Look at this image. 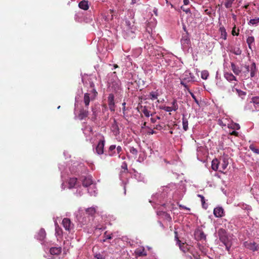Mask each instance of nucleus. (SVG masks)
<instances>
[{"label":"nucleus","mask_w":259,"mask_h":259,"mask_svg":"<svg viewBox=\"0 0 259 259\" xmlns=\"http://www.w3.org/2000/svg\"><path fill=\"white\" fill-rule=\"evenodd\" d=\"M125 105H126V103L125 102H123L122 104V111H123V113H124V111L125 110Z\"/></svg>","instance_id":"13d9d810"},{"label":"nucleus","mask_w":259,"mask_h":259,"mask_svg":"<svg viewBox=\"0 0 259 259\" xmlns=\"http://www.w3.org/2000/svg\"><path fill=\"white\" fill-rule=\"evenodd\" d=\"M162 109L164 110V111L166 112H171L173 111L171 107L169 106H164L161 108Z\"/></svg>","instance_id":"c03bdc74"},{"label":"nucleus","mask_w":259,"mask_h":259,"mask_svg":"<svg viewBox=\"0 0 259 259\" xmlns=\"http://www.w3.org/2000/svg\"><path fill=\"white\" fill-rule=\"evenodd\" d=\"M105 145L104 140H100L96 148V153L99 155H101L104 153V147Z\"/></svg>","instance_id":"0eeeda50"},{"label":"nucleus","mask_w":259,"mask_h":259,"mask_svg":"<svg viewBox=\"0 0 259 259\" xmlns=\"http://www.w3.org/2000/svg\"><path fill=\"white\" fill-rule=\"evenodd\" d=\"M111 128H112V131L114 133H115L116 134L119 133L118 126L117 124V122L115 119H114L113 122L112 124Z\"/></svg>","instance_id":"412c9836"},{"label":"nucleus","mask_w":259,"mask_h":259,"mask_svg":"<svg viewBox=\"0 0 259 259\" xmlns=\"http://www.w3.org/2000/svg\"><path fill=\"white\" fill-rule=\"evenodd\" d=\"M235 90L236 92L238 93L239 96H245L246 95V93L242 91H241L237 89H236Z\"/></svg>","instance_id":"49530a36"},{"label":"nucleus","mask_w":259,"mask_h":259,"mask_svg":"<svg viewBox=\"0 0 259 259\" xmlns=\"http://www.w3.org/2000/svg\"><path fill=\"white\" fill-rule=\"evenodd\" d=\"M154 128L158 130H160L162 129V126L159 124H157L156 125V126L154 127Z\"/></svg>","instance_id":"4d7b16f0"},{"label":"nucleus","mask_w":259,"mask_h":259,"mask_svg":"<svg viewBox=\"0 0 259 259\" xmlns=\"http://www.w3.org/2000/svg\"><path fill=\"white\" fill-rule=\"evenodd\" d=\"M218 234L221 242L226 246L227 250L229 251L232 246L231 235L228 234L226 231L223 228L219 229Z\"/></svg>","instance_id":"f03ea898"},{"label":"nucleus","mask_w":259,"mask_h":259,"mask_svg":"<svg viewBox=\"0 0 259 259\" xmlns=\"http://www.w3.org/2000/svg\"><path fill=\"white\" fill-rule=\"evenodd\" d=\"M231 52L236 55H240L242 53L241 50L238 47L232 48L231 50Z\"/></svg>","instance_id":"cd10ccee"},{"label":"nucleus","mask_w":259,"mask_h":259,"mask_svg":"<svg viewBox=\"0 0 259 259\" xmlns=\"http://www.w3.org/2000/svg\"><path fill=\"white\" fill-rule=\"evenodd\" d=\"M197 196L198 197L200 198L202 207H204V203H205V198H204V196L201 194H198Z\"/></svg>","instance_id":"a18cd8bd"},{"label":"nucleus","mask_w":259,"mask_h":259,"mask_svg":"<svg viewBox=\"0 0 259 259\" xmlns=\"http://www.w3.org/2000/svg\"><path fill=\"white\" fill-rule=\"evenodd\" d=\"M230 135L237 137L238 136V133L237 132L234 131L230 133Z\"/></svg>","instance_id":"864d4df0"},{"label":"nucleus","mask_w":259,"mask_h":259,"mask_svg":"<svg viewBox=\"0 0 259 259\" xmlns=\"http://www.w3.org/2000/svg\"><path fill=\"white\" fill-rule=\"evenodd\" d=\"M244 209H247V210H251V207L250 206L245 204L243 207Z\"/></svg>","instance_id":"3c124183"},{"label":"nucleus","mask_w":259,"mask_h":259,"mask_svg":"<svg viewBox=\"0 0 259 259\" xmlns=\"http://www.w3.org/2000/svg\"><path fill=\"white\" fill-rule=\"evenodd\" d=\"M97 208V206L96 207H91L87 208L85 210L86 213L90 216H93L95 213L96 212V208Z\"/></svg>","instance_id":"dca6fc26"},{"label":"nucleus","mask_w":259,"mask_h":259,"mask_svg":"<svg viewBox=\"0 0 259 259\" xmlns=\"http://www.w3.org/2000/svg\"><path fill=\"white\" fill-rule=\"evenodd\" d=\"M231 69L236 75H239L241 72V70L238 66L235 65L234 63H231Z\"/></svg>","instance_id":"aec40b11"},{"label":"nucleus","mask_w":259,"mask_h":259,"mask_svg":"<svg viewBox=\"0 0 259 259\" xmlns=\"http://www.w3.org/2000/svg\"><path fill=\"white\" fill-rule=\"evenodd\" d=\"M181 84L183 85L186 89H187V90L188 89H189L188 88V85L183 81H181Z\"/></svg>","instance_id":"5fc2aeb1"},{"label":"nucleus","mask_w":259,"mask_h":259,"mask_svg":"<svg viewBox=\"0 0 259 259\" xmlns=\"http://www.w3.org/2000/svg\"><path fill=\"white\" fill-rule=\"evenodd\" d=\"M167 218L168 219L169 221H171V218L169 214H166Z\"/></svg>","instance_id":"0e129e2a"},{"label":"nucleus","mask_w":259,"mask_h":259,"mask_svg":"<svg viewBox=\"0 0 259 259\" xmlns=\"http://www.w3.org/2000/svg\"><path fill=\"white\" fill-rule=\"evenodd\" d=\"M235 128H236L237 130H239L240 128L239 125L238 124H236Z\"/></svg>","instance_id":"338daca9"},{"label":"nucleus","mask_w":259,"mask_h":259,"mask_svg":"<svg viewBox=\"0 0 259 259\" xmlns=\"http://www.w3.org/2000/svg\"><path fill=\"white\" fill-rule=\"evenodd\" d=\"M55 234L57 236H61L62 235V230L59 226L57 222H55Z\"/></svg>","instance_id":"393cba45"},{"label":"nucleus","mask_w":259,"mask_h":259,"mask_svg":"<svg viewBox=\"0 0 259 259\" xmlns=\"http://www.w3.org/2000/svg\"><path fill=\"white\" fill-rule=\"evenodd\" d=\"M108 104L109 109L111 111L115 110L114 96L113 94H110L108 97Z\"/></svg>","instance_id":"423d86ee"},{"label":"nucleus","mask_w":259,"mask_h":259,"mask_svg":"<svg viewBox=\"0 0 259 259\" xmlns=\"http://www.w3.org/2000/svg\"><path fill=\"white\" fill-rule=\"evenodd\" d=\"M208 76V73L207 71H203L201 73V77L204 79H206Z\"/></svg>","instance_id":"79ce46f5"},{"label":"nucleus","mask_w":259,"mask_h":259,"mask_svg":"<svg viewBox=\"0 0 259 259\" xmlns=\"http://www.w3.org/2000/svg\"><path fill=\"white\" fill-rule=\"evenodd\" d=\"M244 246L247 249L254 251L257 250V245L254 242L245 241Z\"/></svg>","instance_id":"9b49d317"},{"label":"nucleus","mask_w":259,"mask_h":259,"mask_svg":"<svg viewBox=\"0 0 259 259\" xmlns=\"http://www.w3.org/2000/svg\"><path fill=\"white\" fill-rule=\"evenodd\" d=\"M94 259H105V257L100 253L94 255Z\"/></svg>","instance_id":"58836bf2"},{"label":"nucleus","mask_w":259,"mask_h":259,"mask_svg":"<svg viewBox=\"0 0 259 259\" xmlns=\"http://www.w3.org/2000/svg\"><path fill=\"white\" fill-rule=\"evenodd\" d=\"M171 108L173 110V111H177L178 109L179 106L177 103V101L176 100H174L171 103Z\"/></svg>","instance_id":"473e14b6"},{"label":"nucleus","mask_w":259,"mask_h":259,"mask_svg":"<svg viewBox=\"0 0 259 259\" xmlns=\"http://www.w3.org/2000/svg\"><path fill=\"white\" fill-rule=\"evenodd\" d=\"M136 253L139 256H145V255H146V253L144 249H143L142 251H141L140 250H137L136 251Z\"/></svg>","instance_id":"c9c22d12"},{"label":"nucleus","mask_w":259,"mask_h":259,"mask_svg":"<svg viewBox=\"0 0 259 259\" xmlns=\"http://www.w3.org/2000/svg\"><path fill=\"white\" fill-rule=\"evenodd\" d=\"M50 252L52 255H59L61 252V248L60 247H51Z\"/></svg>","instance_id":"4468645a"},{"label":"nucleus","mask_w":259,"mask_h":259,"mask_svg":"<svg viewBox=\"0 0 259 259\" xmlns=\"http://www.w3.org/2000/svg\"><path fill=\"white\" fill-rule=\"evenodd\" d=\"M103 238L104 239L102 240V242H105L107 239H111L113 238L112 234H108L107 233V232H105L103 235Z\"/></svg>","instance_id":"2f4dec72"},{"label":"nucleus","mask_w":259,"mask_h":259,"mask_svg":"<svg viewBox=\"0 0 259 259\" xmlns=\"http://www.w3.org/2000/svg\"><path fill=\"white\" fill-rule=\"evenodd\" d=\"M213 214L217 218H221L225 215L224 210L222 207H217L213 209Z\"/></svg>","instance_id":"1a4fd4ad"},{"label":"nucleus","mask_w":259,"mask_h":259,"mask_svg":"<svg viewBox=\"0 0 259 259\" xmlns=\"http://www.w3.org/2000/svg\"><path fill=\"white\" fill-rule=\"evenodd\" d=\"M181 9L186 13H190V10L189 8H185L184 6L181 7Z\"/></svg>","instance_id":"09e8293b"},{"label":"nucleus","mask_w":259,"mask_h":259,"mask_svg":"<svg viewBox=\"0 0 259 259\" xmlns=\"http://www.w3.org/2000/svg\"><path fill=\"white\" fill-rule=\"evenodd\" d=\"M159 95L157 90L155 92H151L149 94L148 98L151 100H154L158 98Z\"/></svg>","instance_id":"4be33fe9"},{"label":"nucleus","mask_w":259,"mask_h":259,"mask_svg":"<svg viewBox=\"0 0 259 259\" xmlns=\"http://www.w3.org/2000/svg\"><path fill=\"white\" fill-rule=\"evenodd\" d=\"M80 183L84 187H89L88 191H90L91 188L95 187L92 179H65L62 183L61 187L62 189H71L80 186ZM89 192L92 193V192Z\"/></svg>","instance_id":"f257e3e1"},{"label":"nucleus","mask_w":259,"mask_h":259,"mask_svg":"<svg viewBox=\"0 0 259 259\" xmlns=\"http://www.w3.org/2000/svg\"><path fill=\"white\" fill-rule=\"evenodd\" d=\"M249 148L254 153H255L256 154H259V149H258L256 148L255 147H254L253 145H250L249 146Z\"/></svg>","instance_id":"ea45409f"},{"label":"nucleus","mask_w":259,"mask_h":259,"mask_svg":"<svg viewBox=\"0 0 259 259\" xmlns=\"http://www.w3.org/2000/svg\"><path fill=\"white\" fill-rule=\"evenodd\" d=\"M235 0H226L224 5L226 8L232 7V4Z\"/></svg>","instance_id":"72a5a7b5"},{"label":"nucleus","mask_w":259,"mask_h":259,"mask_svg":"<svg viewBox=\"0 0 259 259\" xmlns=\"http://www.w3.org/2000/svg\"><path fill=\"white\" fill-rule=\"evenodd\" d=\"M149 130H150V131L147 132L148 134H149V135H153V134L156 133L155 131H154V130H151L150 128H149Z\"/></svg>","instance_id":"603ef678"},{"label":"nucleus","mask_w":259,"mask_h":259,"mask_svg":"<svg viewBox=\"0 0 259 259\" xmlns=\"http://www.w3.org/2000/svg\"><path fill=\"white\" fill-rule=\"evenodd\" d=\"M225 77L229 81H232V80H236V78L235 76H234L232 73H226L224 75Z\"/></svg>","instance_id":"bb28decb"},{"label":"nucleus","mask_w":259,"mask_h":259,"mask_svg":"<svg viewBox=\"0 0 259 259\" xmlns=\"http://www.w3.org/2000/svg\"><path fill=\"white\" fill-rule=\"evenodd\" d=\"M247 107L252 112L259 110V96L253 97Z\"/></svg>","instance_id":"7ed1b4c3"},{"label":"nucleus","mask_w":259,"mask_h":259,"mask_svg":"<svg viewBox=\"0 0 259 259\" xmlns=\"http://www.w3.org/2000/svg\"><path fill=\"white\" fill-rule=\"evenodd\" d=\"M188 91L190 93V94L191 95V96L192 97V98L194 100L195 102L197 104H199V102H198V100L196 99V97L194 95V94L192 92H191V91L189 89H188Z\"/></svg>","instance_id":"4c0bfd02"},{"label":"nucleus","mask_w":259,"mask_h":259,"mask_svg":"<svg viewBox=\"0 0 259 259\" xmlns=\"http://www.w3.org/2000/svg\"><path fill=\"white\" fill-rule=\"evenodd\" d=\"M182 123L183 130L187 131L188 129V121L185 116H183L182 118Z\"/></svg>","instance_id":"a878e982"},{"label":"nucleus","mask_w":259,"mask_h":259,"mask_svg":"<svg viewBox=\"0 0 259 259\" xmlns=\"http://www.w3.org/2000/svg\"><path fill=\"white\" fill-rule=\"evenodd\" d=\"M115 148L116 146L114 145H112L109 147L108 151V155L109 156H113L115 155Z\"/></svg>","instance_id":"b1692460"},{"label":"nucleus","mask_w":259,"mask_h":259,"mask_svg":"<svg viewBox=\"0 0 259 259\" xmlns=\"http://www.w3.org/2000/svg\"><path fill=\"white\" fill-rule=\"evenodd\" d=\"M78 7L82 10H87L89 8L88 1L85 0L81 1L78 4Z\"/></svg>","instance_id":"2eb2a0df"},{"label":"nucleus","mask_w":259,"mask_h":259,"mask_svg":"<svg viewBox=\"0 0 259 259\" xmlns=\"http://www.w3.org/2000/svg\"><path fill=\"white\" fill-rule=\"evenodd\" d=\"M246 42L248 46V48L252 50V46L254 45V38L253 36H249L247 38Z\"/></svg>","instance_id":"a211bd4d"},{"label":"nucleus","mask_w":259,"mask_h":259,"mask_svg":"<svg viewBox=\"0 0 259 259\" xmlns=\"http://www.w3.org/2000/svg\"><path fill=\"white\" fill-rule=\"evenodd\" d=\"M150 120L152 123H155L156 121V119L155 118L151 117L150 118Z\"/></svg>","instance_id":"680f3d73"},{"label":"nucleus","mask_w":259,"mask_h":259,"mask_svg":"<svg viewBox=\"0 0 259 259\" xmlns=\"http://www.w3.org/2000/svg\"><path fill=\"white\" fill-rule=\"evenodd\" d=\"M220 161L217 159H214L211 162V168L214 170H217L219 168Z\"/></svg>","instance_id":"6ab92c4d"},{"label":"nucleus","mask_w":259,"mask_h":259,"mask_svg":"<svg viewBox=\"0 0 259 259\" xmlns=\"http://www.w3.org/2000/svg\"><path fill=\"white\" fill-rule=\"evenodd\" d=\"M121 172H125L127 171V165L125 162H123L121 166Z\"/></svg>","instance_id":"f704fd0d"},{"label":"nucleus","mask_w":259,"mask_h":259,"mask_svg":"<svg viewBox=\"0 0 259 259\" xmlns=\"http://www.w3.org/2000/svg\"><path fill=\"white\" fill-rule=\"evenodd\" d=\"M181 42L182 45L185 47H189L190 45V39L187 32L183 35L181 39Z\"/></svg>","instance_id":"6e6552de"},{"label":"nucleus","mask_w":259,"mask_h":259,"mask_svg":"<svg viewBox=\"0 0 259 259\" xmlns=\"http://www.w3.org/2000/svg\"><path fill=\"white\" fill-rule=\"evenodd\" d=\"M116 150H117V153L120 154V153L122 151V148H121V147L120 146H117L116 147Z\"/></svg>","instance_id":"8fccbe9b"},{"label":"nucleus","mask_w":259,"mask_h":259,"mask_svg":"<svg viewBox=\"0 0 259 259\" xmlns=\"http://www.w3.org/2000/svg\"><path fill=\"white\" fill-rule=\"evenodd\" d=\"M92 112H93V116H92V120L93 121H95L96 119L97 114H96V111L95 110V109L93 107H92Z\"/></svg>","instance_id":"37998d69"},{"label":"nucleus","mask_w":259,"mask_h":259,"mask_svg":"<svg viewBox=\"0 0 259 259\" xmlns=\"http://www.w3.org/2000/svg\"><path fill=\"white\" fill-rule=\"evenodd\" d=\"M175 238L176 241H177V244L178 245V244H179V243H181V241L179 240V239L178 238V233L177 231H175Z\"/></svg>","instance_id":"de8ad7c7"},{"label":"nucleus","mask_w":259,"mask_h":259,"mask_svg":"<svg viewBox=\"0 0 259 259\" xmlns=\"http://www.w3.org/2000/svg\"><path fill=\"white\" fill-rule=\"evenodd\" d=\"M254 71H252V70H251L250 76L251 77H253V76H254Z\"/></svg>","instance_id":"e2e57ef3"},{"label":"nucleus","mask_w":259,"mask_h":259,"mask_svg":"<svg viewBox=\"0 0 259 259\" xmlns=\"http://www.w3.org/2000/svg\"><path fill=\"white\" fill-rule=\"evenodd\" d=\"M179 206H180V207H182V208H184L185 209H187V210H190L189 208H188V207H186L185 206H184V205H180Z\"/></svg>","instance_id":"052dcab7"},{"label":"nucleus","mask_w":259,"mask_h":259,"mask_svg":"<svg viewBox=\"0 0 259 259\" xmlns=\"http://www.w3.org/2000/svg\"><path fill=\"white\" fill-rule=\"evenodd\" d=\"M83 102L86 108H88V106L90 102V94L85 93L84 95Z\"/></svg>","instance_id":"5701e85b"},{"label":"nucleus","mask_w":259,"mask_h":259,"mask_svg":"<svg viewBox=\"0 0 259 259\" xmlns=\"http://www.w3.org/2000/svg\"><path fill=\"white\" fill-rule=\"evenodd\" d=\"M239 30H237V32L236 31V26L235 25L234 27L233 28L232 31V34L233 35H236L238 36L239 35Z\"/></svg>","instance_id":"a19ab883"},{"label":"nucleus","mask_w":259,"mask_h":259,"mask_svg":"<svg viewBox=\"0 0 259 259\" xmlns=\"http://www.w3.org/2000/svg\"><path fill=\"white\" fill-rule=\"evenodd\" d=\"M123 184V188L124 190V194H125V185L128 183V180H126L125 182H122Z\"/></svg>","instance_id":"6e6d98bb"},{"label":"nucleus","mask_w":259,"mask_h":259,"mask_svg":"<svg viewBox=\"0 0 259 259\" xmlns=\"http://www.w3.org/2000/svg\"><path fill=\"white\" fill-rule=\"evenodd\" d=\"M178 245H179L180 249L184 252L188 250V245H185L184 243L181 242Z\"/></svg>","instance_id":"c756f323"},{"label":"nucleus","mask_w":259,"mask_h":259,"mask_svg":"<svg viewBox=\"0 0 259 259\" xmlns=\"http://www.w3.org/2000/svg\"><path fill=\"white\" fill-rule=\"evenodd\" d=\"M229 164V159L227 156H223L220 159V170L219 171L223 172L226 169Z\"/></svg>","instance_id":"20e7f679"},{"label":"nucleus","mask_w":259,"mask_h":259,"mask_svg":"<svg viewBox=\"0 0 259 259\" xmlns=\"http://www.w3.org/2000/svg\"><path fill=\"white\" fill-rule=\"evenodd\" d=\"M89 115L88 108L81 109L78 115L79 120H82L85 119Z\"/></svg>","instance_id":"9d476101"},{"label":"nucleus","mask_w":259,"mask_h":259,"mask_svg":"<svg viewBox=\"0 0 259 259\" xmlns=\"http://www.w3.org/2000/svg\"><path fill=\"white\" fill-rule=\"evenodd\" d=\"M245 67V68L246 69V71L247 72H249V66L246 65Z\"/></svg>","instance_id":"774afa93"},{"label":"nucleus","mask_w":259,"mask_h":259,"mask_svg":"<svg viewBox=\"0 0 259 259\" xmlns=\"http://www.w3.org/2000/svg\"><path fill=\"white\" fill-rule=\"evenodd\" d=\"M141 108L142 112L143 113V114L145 115V116L148 117L150 116V112L147 109V107L146 106L143 107L142 106H141Z\"/></svg>","instance_id":"7c9ffc66"},{"label":"nucleus","mask_w":259,"mask_h":259,"mask_svg":"<svg viewBox=\"0 0 259 259\" xmlns=\"http://www.w3.org/2000/svg\"><path fill=\"white\" fill-rule=\"evenodd\" d=\"M129 150H130V153H131L132 154H133L136 156L138 154V150L133 147H130Z\"/></svg>","instance_id":"e433bc0d"},{"label":"nucleus","mask_w":259,"mask_h":259,"mask_svg":"<svg viewBox=\"0 0 259 259\" xmlns=\"http://www.w3.org/2000/svg\"><path fill=\"white\" fill-rule=\"evenodd\" d=\"M219 31L221 33V38H223L224 40H226L227 39V33L225 28L223 26L220 27L219 29Z\"/></svg>","instance_id":"f3484780"},{"label":"nucleus","mask_w":259,"mask_h":259,"mask_svg":"<svg viewBox=\"0 0 259 259\" xmlns=\"http://www.w3.org/2000/svg\"><path fill=\"white\" fill-rule=\"evenodd\" d=\"M78 222L81 225V227H83L84 226H89L90 223V219L86 217H80L78 219Z\"/></svg>","instance_id":"f8f14e48"},{"label":"nucleus","mask_w":259,"mask_h":259,"mask_svg":"<svg viewBox=\"0 0 259 259\" xmlns=\"http://www.w3.org/2000/svg\"><path fill=\"white\" fill-rule=\"evenodd\" d=\"M46 233L44 229L41 228L39 231L37 235L36 236V238L40 241H43L46 238Z\"/></svg>","instance_id":"ddd939ff"},{"label":"nucleus","mask_w":259,"mask_h":259,"mask_svg":"<svg viewBox=\"0 0 259 259\" xmlns=\"http://www.w3.org/2000/svg\"><path fill=\"white\" fill-rule=\"evenodd\" d=\"M184 3L185 5H187L189 3V0H184Z\"/></svg>","instance_id":"69168bd1"},{"label":"nucleus","mask_w":259,"mask_h":259,"mask_svg":"<svg viewBox=\"0 0 259 259\" xmlns=\"http://www.w3.org/2000/svg\"><path fill=\"white\" fill-rule=\"evenodd\" d=\"M62 225L66 230L70 231L73 228V224L68 218H64L62 221Z\"/></svg>","instance_id":"39448f33"},{"label":"nucleus","mask_w":259,"mask_h":259,"mask_svg":"<svg viewBox=\"0 0 259 259\" xmlns=\"http://www.w3.org/2000/svg\"><path fill=\"white\" fill-rule=\"evenodd\" d=\"M255 69V64L254 63H252L251 64V70H252V71H254V70Z\"/></svg>","instance_id":"bf43d9fd"},{"label":"nucleus","mask_w":259,"mask_h":259,"mask_svg":"<svg viewBox=\"0 0 259 259\" xmlns=\"http://www.w3.org/2000/svg\"><path fill=\"white\" fill-rule=\"evenodd\" d=\"M259 23V18L256 17L254 19H250L248 22L249 25H252L253 26H257Z\"/></svg>","instance_id":"c85d7f7f"}]
</instances>
